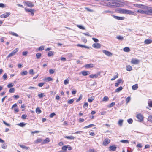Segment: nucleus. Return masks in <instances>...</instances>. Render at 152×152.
Segmentation results:
<instances>
[{
    "instance_id": "2f4dec72",
    "label": "nucleus",
    "mask_w": 152,
    "mask_h": 152,
    "mask_svg": "<svg viewBox=\"0 0 152 152\" xmlns=\"http://www.w3.org/2000/svg\"><path fill=\"white\" fill-rule=\"evenodd\" d=\"M27 74L28 72L26 71H23V72H21L20 73V74L22 76L26 75Z\"/></svg>"
},
{
    "instance_id": "864d4df0",
    "label": "nucleus",
    "mask_w": 152,
    "mask_h": 152,
    "mask_svg": "<svg viewBox=\"0 0 152 152\" xmlns=\"http://www.w3.org/2000/svg\"><path fill=\"white\" fill-rule=\"evenodd\" d=\"M127 122L129 124H132L133 122V120L131 118H130L127 120Z\"/></svg>"
},
{
    "instance_id": "e2e57ef3",
    "label": "nucleus",
    "mask_w": 152,
    "mask_h": 152,
    "mask_svg": "<svg viewBox=\"0 0 152 152\" xmlns=\"http://www.w3.org/2000/svg\"><path fill=\"white\" fill-rule=\"evenodd\" d=\"M3 79L5 80L7 79V75L6 73H5L3 76Z\"/></svg>"
},
{
    "instance_id": "ea45409f",
    "label": "nucleus",
    "mask_w": 152,
    "mask_h": 152,
    "mask_svg": "<svg viewBox=\"0 0 152 152\" xmlns=\"http://www.w3.org/2000/svg\"><path fill=\"white\" fill-rule=\"evenodd\" d=\"M14 84L13 83H11L10 84H8L7 85V87L8 88H11V87H13L14 86Z\"/></svg>"
},
{
    "instance_id": "1a4fd4ad",
    "label": "nucleus",
    "mask_w": 152,
    "mask_h": 152,
    "mask_svg": "<svg viewBox=\"0 0 152 152\" xmlns=\"http://www.w3.org/2000/svg\"><path fill=\"white\" fill-rule=\"evenodd\" d=\"M134 6H135L136 7H138V8H140L144 9L145 6L140 4H134Z\"/></svg>"
},
{
    "instance_id": "f257e3e1",
    "label": "nucleus",
    "mask_w": 152,
    "mask_h": 152,
    "mask_svg": "<svg viewBox=\"0 0 152 152\" xmlns=\"http://www.w3.org/2000/svg\"><path fill=\"white\" fill-rule=\"evenodd\" d=\"M104 2L107 4L106 6L109 7H118L119 5L117 0H104Z\"/></svg>"
},
{
    "instance_id": "423d86ee",
    "label": "nucleus",
    "mask_w": 152,
    "mask_h": 152,
    "mask_svg": "<svg viewBox=\"0 0 152 152\" xmlns=\"http://www.w3.org/2000/svg\"><path fill=\"white\" fill-rule=\"evenodd\" d=\"M102 52L104 53L105 54L108 56H111L113 55V54L111 53L107 50H102Z\"/></svg>"
},
{
    "instance_id": "13d9d810",
    "label": "nucleus",
    "mask_w": 152,
    "mask_h": 152,
    "mask_svg": "<svg viewBox=\"0 0 152 152\" xmlns=\"http://www.w3.org/2000/svg\"><path fill=\"white\" fill-rule=\"evenodd\" d=\"M27 117V115H26L24 114L22 115L21 116V118L23 119H26Z\"/></svg>"
},
{
    "instance_id": "a19ab883",
    "label": "nucleus",
    "mask_w": 152,
    "mask_h": 152,
    "mask_svg": "<svg viewBox=\"0 0 152 152\" xmlns=\"http://www.w3.org/2000/svg\"><path fill=\"white\" fill-rule=\"evenodd\" d=\"M7 146V145L6 144H3L1 146V148L3 149H6Z\"/></svg>"
},
{
    "instance_id": "c9c22d12",
    "label": "nucleus",
    "mask_w": 152,
    "mask_h": 152,
    "mask_svg": "<svg viewBox=\"0 0 152 152\" xmlns=\"http://www.w3.org/2000/svg\"><path fill=\"white\" fill-rule=\"evenodd\" d=\"M9 33L10 34L12 35L13 36H15L17 37H18L19 36L18 35V34H17L16 33H15V32L11 31L9 32Z\"/></svg>"
},
{
    "instance_id": "0e129e2a",
    "label": "nucleus",
    "mask_w": 152,
    "mask_h": 152,
    "mask_svg": "<svg viewBox=\"0 0 152 152\" xmlns=\"http://www.w3.org/2000/svg\"><path fill=\"white\" fill-rule=\"evenodd\" d=\"M28 53V52L27 51H24L22 53V55L23 56H26L27 55Z\"/></svg>"
},
{
    "instance_id": "5fc2aeb1",
    "label": "nucleus",
    "mask_w": 152,
    "mask_h": 152,
    "mask_svg": "<svg viewBox=\"0 0 152 152\" xmlns=\"http://www.w3.org/2000/svg\"><path fill=\"white\" fill-rule=\"evenodd\" d=\"M113 12L109 10H105L104 11L103 13H113Z\"/></svg>"
},
{
    "instance_id": "ddd939ff",
    "label": "nucleus",
    "mask_w": 152,
    "mask_h": 152,
    "mask_svg": "<svg viewBox=\"0 0 152 152\" xmlns=\"http://www.w3.org/2000/svg\"><path fill=\"white\" fill-rule=\"evenodd\" d=\"M26 4L27 5V6L30 7H32L34 6V4H32V2L28 1L27 2H25Z\"/></svg>"
},
{
    "instance_id": "4be33fe9",
    "label": "nucleus",
    "mask_w": 152,
    "mask_h": 152,
    "mask_svg": "<svg viewBox=\"0 0 152 152\" xmlns=\"http://www.w3.org/2000/svg\"><path fill=\"white\" fill-rule=\"evenodd\" d=\"M138 88L137 84H135L133 85L132 87V88L133 90H137Z\"/></svg>"
},
{
    "instance_id": "7ed1b4c3",
    "label": "nucleus",
    "mask_w": 152,
    "mask_h": 152,
    "mask_svg": "<svg viewBox=\"0 0 152 152\" xmlns=\"http://www.w3.org/2000/svg\"><path fill=\"white\" fill-rule=\"evenodd\" d=\"M144 9L146 10V12L147 13L146 15H149L150 13H152V7L145 6Z\"/></svg>"
},
{
    "instance_id": "9b49d317",
    "label": "nucleus",
    "mask_w": 152,
    "mask_h": 152,
    "mask_svg": "<svg viewBox=\"0 0 152 152\" xmlns=\"http://www.w3.org/2000/svg\"><path fill=\"white\" fill-rule=\"evenodd\" d=\"M112 16L115 19L118 20H124L125 18L124 17H119L114 15H113Z\"/></svg>"
},
{
    "instance_id": "393cba45",
    "label": "nucleus",
    "mask_w": 152,
    "mask_h": 152,
    "mask_svg": "<svg viewBox=\"0 0 152 152\" xmlns=\"http://www.w3.org/2000/svg\"><path fill=\"white\" fill-rule=\"evenodd\" d=\"M77 46H78V47H80L81 48H88V49L89 48V47L88 46H85V45H80V44H77Z\"/></svg>"
},
{
    "instance_id": "de8ad7c7",
    "label": "nucleus",
    "mask_w": 152,
    "mask_h": 152,
    "mask_svg": "<svg viewBox=\"0 0 152 152\" xmlns=\"http://www.w3.org/2000/svg\"><path fill=\"white\" fill-rule=\"evenodd\" d=\"M19 146L21 148H23V149H28V147L25 146H24V145H19Z\"/></svg>"
},
{
    "instance_id": "9d476101",
    "label": "nucleus",
    "mask_w": 152,
    "mask_h": 152,
    "mask_svg": "<svg viewBox=\"0 0 152 152\" xmlns=\"http://www.w3.org/2000/svg\"><path fill=\"white\" fill-rule=\"evenodd\" d=\"M110 141L109 139L106 138L104 140L103 142V145L104 146H106L110 143Z\"/></svg>"
},
{
    "instance_id": "f03ea898",
    "label": "nucleus",
    "mask_w": 152,
    "mask_h": 152,
    "mask_svg": "<svg viewBox=\"0 0 152 152\" xmlns=\"http://www.w3.org/2000/svg\"><path fill=\"white\" fill-rule=\"evenodd\" d=\"M117 10L118 12L120 13L132 15H134V12L131 10H128L125 9L121 8L118 9Z\"/></svg>"
},
{
    "instance_id": "6e6d98bb",
    "label": "nucleus",
    "mask_w": 152,
    "mask_h": 152,
    "mask_svg": "<svg viewBox=\"0 0 152 152\" xmlns=\"http://www.w3.org/2000/svg\"><path fill=\"white\" fill-rule=\"evenodd\" d=\"M44 46H41L38 48V50L39 51H42V50H44Z\"/></svg>"
},
{
    "instance_id": "338daca9",
    "label": "nucleus",
    "mask_w": 152,
    "mask_h": 152,
    "mask_svg": "<svg viewBox=\"0 0 152 152\" xmlns=\"http://www.w3.org/2000/svg\"><path fill=\"white\" fill-rule=\"evenodd\" d=\"M85 9L86 10L88 11L89 12H93V10L90 9L88 7H85Z\"/></svg>"
},
{
    "instance_id": "bf43d9fd",
    "label": "nucleus",
    "mask_w": 152,
    "mask_h": 152,
    "mask_svg": "<svg viewBox=\"0 0 152 152\" xmlns=\"http://www.w3.org/2000/svg\"><path fill=\"white\" fill-rule=\"evenodd\" d=\"M18 50L19 49L18 48H16L13 50L12 52L14 54H15L16 53H17L18 51Z\"/></svg>"
},
{
    "instance_id": "09e8293b",
    "label": "nucleus",
    "mask_w": 152,
    "mask_h": 152,
    "mask_svg": "<svg viewBox=\"0 0 152 152\" xmlns=\"http://www.w3.org/2000/svg\"><path fill=\"white\" fill-rule=\"evenodd\" d=\"M148 106L150 107H152V101L149 100L148 102Z\"/></svg>"
},
{
    "instance_id": "473e14b6",
    "label": "nucleus",
    "mask_w": 152,
    "mask_h": 152,
    "mask_svg": "<svg viewBox=\"0 0 152 152\" xmlns=\"http://www.w3.org/2000/svg\"><path fill=\"white\" fill-rule=\"evenodd\" d=\"M94 96L91 97V98H88V101L89 102H91L92 101L94 100Z\"/></svg>"
},
{
    "instance_id": "3c124183",
    "label": "nucleus",
    "mask_w": 152,
    "mask_h": 152,
    "mask_svg": "<svg viewBox=\"0 0 152 152\" xmlns=\"http://www.w3.org/2000/svg\"><path fill=\"white\" fill-rule=\"evenodd\" d=\"M74 100L73 99H71L68 100L67 102L68 104H70L73 103L74 101Z\"/></svg>"
},
{
    "instance_id": "f3484780",
    "label": "nucleus",
    "mask_w": 152,
    "mask_h": 152,
    "mask_svg": "<svg viewBox=\"0 0 152 152\" xmlns=\"http://www.w3.org/2000/svg\"><path fill=\"white\" fill-rule=\"evenodd\" d=\"M81 73L83 75L86 76L87 75L89 74L90 72L89 71H83L81 72Z\"/></svg>"
},
{
    "instance_id": "37998d69",
    "label": "nucleus",
    "mask_w": 152,
    "mask_h": 152,
    "mask_svg": "<svg viewBox=\"0 0 152 152\" xmlns=\"http://www.w3.org/2000/svg\"><path fill=\"white\" fill-rule=\"evenodd\" d=\"M94 126L95 125L94 124H90V125H88V126H86L84 127V129H87V128H89V127H92Z\"/></svg>"
},
{
    "instance_id": "69168bd1",
    "label": "nucleus",
    "mask_w": 152,
    "mask_h": 152,
    "mask_svg": "<svg viewBox=\"0 0 152 152\" xmlns=\"http://www.w3.org/2000/svg\"><path fill=\"white\" fill-rule=\"evenodd\" d=\"M55 115V113H53L50 115L49 116L50 118H53Z\"/></svg>"
},
{
    "instance_id": "603ef678",
    "label": "nucleus",
    "mask_w": 152,
    "mask_h": 152,
    "mask_svg": "<svg viewBox=\"0 0 152 152\" xmlns=\"http://www.w3.org/2000/svg\"><path fill=\"white\" fill-rule=\"evenodd\" d=\"M131 99V98L130 97H128L126 99V103H128L130 101Z\"/></svg>"
},
{
    "instance_id": "c03bdc74",
    "label": "nucleus",
    "mask_w": 152,
    "mask_h": 152,
    "mask_svg": "<svg viewBox=\"0 0 152 152\" xmlns=\"http://www.w3.org/2000/svg\"><path fill=\"white\" fill-rule=\"evenodd\" d=\"M109 99V98L107 96H105L103 99V101H107Z\"/></svg>"
},
{
    "instance_id": "c85d7f7f",
    "label": "nucleus",
    "mask_w": 152,
    "mask_h": 152,
    "mask_svg": "<svg viewBox=\"0 0 152 152\" xmlns=\"http://www.w3.org/2000/svg\"><path fill=\"white\" fill-rule=\"evenodd\" d=\"M45 96V95L44 93H41L38 95V96L39 98H41Z\"/></svg>"
},
{
    "instance_id": "412c9836",
    "label": "nucleus",
    "mask_w": 152,
    "mask_h": 152,
    "mask_svg": "<svg viewBox=\"0 0 152 152\" xmlns=\"http://www.w3.org/2000/svg\"><path fill=\"white\" fill-rule=\"evenodd\" d=\"M64 137L68 139L73 140L74 139L75 137L73 136H65Z\"/></svg>"
},
{
    "instance_id": "680f3d73",
    "label": "nucleus",
    "mask_w": 152,
    "mask_h": 152,
    "mask_svg": "<svg viewBox=\"0 0 152 152\" xmlns=\"http://www.w3.org/2000/svg\"><path fill=\"white\" fill-rule=\"evenodd\" d=\"M148 119V121L152 122V116H149Z\"/></svg>"
},
{
    "instance_id": "dca6fc26",
    "label": "nucleus",
    "mask_w": 152,
    "mask_h": 152,
    "mask_svg": "<svg viewBox=\"0 0 152 152\" xmlns=\"http://www.w3.org/2000/svg\"><path fill=\"white\" fill-rule=\"evenodd\" d=\"M152 42V40L150 39H146L144 42L145 44H148Z\"/></svg>"
},
{
    "instance_id": "8fccbe9b",
    "label": "nucleus",
    "mask_w": 152,
    "mask_h": 152,
    "mask_svg": "<svg viewBox=\"0 0 152 152\" xmlns=\"http://www.w3.org/2000/svg\"><path fill=\"white\" fill-rule=\"evenodd\" d=\"M83 96L82 95L80 94V97L76 100V102H79L80 100H81L82 99Z\"/></svg>"
},
{
    "instance_id": "bb28decb",
    "label": "nucleus",
    "mask_w": 152,
    "mask_h": 152,
    "mask_svg": "<svg viewBox=\"0 0 152 152\" xmlns=\"http://www.w3.org/2000/svg\"><path fill=\"white\" fill-rule=\"evenodd\" d=\"M132 69V67L130 65H128L126 66V70L127 71H130Z\"/></svg>"
},
{
    "instance_id": "6ab92c4d",
    "label": "nucleus",
    "mask_w": 152,
    "mask_h": 152,
    "mask_svg": "<svg viewBox=\"0 0 152 152\" xmlns=\"http://www.w3.org/2000/svg\"><path fill=\"white\" fill-rule=\"evenodd\" d=\"M93 64H89L85 65L84 67L86 68H92L93 67Z\"/></svg>"
},
{
    "instance_id": "7c9ffc66",
    "label": "nucleus",
    "mask_w": 152,
    "mask_h": 152,
    "mask_svg": "<svg viewBox=\"0 0 152 152\" xmlns=\"http://www.w3.org/2000/svg\"><path fill=\"white\" fill-rule=\"evenodd\" d=\"M123 50L126 52H129L130 51V49L128 47H125L123 49Z\"/></svg>"
},
{
    "instance_id": "a211bd4d",
    "label": "nucleus",
    "mask_w": 152,
    "mask_h": 152,
    "mask_svg": "<svg viewBox=\"0 0 152 152\" xmlns=\"http://www.w3.org/2000/svg\"><path fill=\"white\" fill-rule=\"evenodd\" d=\"M50 141V140L49 138H47L43 140L42 142V144H45L46 143Z\"/></svg>"
},
{
    "instance_id": "5701e85b",
    "label": "nucleus",
    "mask_w": 152,
    "mask_h": 152,
    "mask_svg": "<svg viewBox=\"0 0 152 152\" xmlns=\"http://www.w3.org/2000/svg\"><path fill=\"white\" fill-rule=\"evenodd\" d=\"M123 120L122 119H120L118 122V124L120 126H122L123 124Z\"/></svg>"
},
{
    "instance_id": "774afa93",
    "label": "nucleus",
    "mask_w": 152,
    "mask_h": 152,
    "mask_svg": "<svg viewBox=\"0 0 152 152\" xmlns=\"http://www.w3.org/2000/svg\"><path fill=\"white\" fill-rule=\"evenodd\" d=\"M32 9H28L25 8V10L27 12H30L31 11V10H32Z\"/></svg>"
},
{
    "instance_id": "6e6552de",
    "label": "nucleus",
    "mask_w": 152,
    "mask_h": 152,
    "mask_svg": "<svg viewBox=\"0 0 152 152\" xmlns=\"http://www.w3.org/2000/svg\"><path fill=\"white\" fill-rule=\"evenodd\" d=\"M11 13L10 12H6L1 15L0 17L1 18H5L8 17Z\"/></svg>"
},
{
    "instance_id": "58836bf2",
    "label": "nucleus",
    "mask_w": 152,
    "mask_h": 152,
    "mask_svg": "<svg viewBox=\"0 0 152 152\" xmlns=\"http://www.w3.org/2000/svg\"><path fill=\"white\" fill-rule=\"evenodd\" d=\"M15 90L14 88H11L9 91V92L10 93H13L15 92Z\"/></svg>"
},
{
    "instance_id": "052dcab7",
    "label": "nucleus",
    "mask_w": 152,
    "mask_h": 152,
    "mask_svg": "<svg viewBox=\"0 0 152 152\" xmlns=\"http://www.w3.org/2000/svg\"><path fill=\"white\" fill-rule=\"evenodd\" d=\"M29 74L31 75H34V74L33 69H31L29 71Z\"/></svg>"
},
{
    "instance_id": "79ce46f5",
    "label": "nucleus",
    "mask_w": 152,
    "mask_h": 152,
    "mask_svg": "<svg viewBox=\"0 0 152 152\" xmlns=\"http://www.w3.org/2000/svg\"><path fill=\"white\" fill-rule=\"evenodd\" d=\"M15 54H14L13 52H12L11 53H10L7 57V58H9L15 55Z\"/></svg>"
},
{
    "instance_id": "f8f14e48",
    "label": "nucleus",
    "mask_w": 152,
    "mask_h": 152,
    "mask_svg": "<svg viewBox=\"0 0 152 152\" xmlns=\"http://www.w3.org/2000/svg\"><path fill=\"white\" fill-rule=\"evenodd\" d=\"M139 62V60L133 58L131 61V63L134 64H137Z\"/></svg>"
},
{
    "instance_id": "e433bc0d",
    "label": "nucleus",
    "mask_w": 152,
    "mask_h": 152,
    "mask_svg": "<svg viewBox=\"0 0 152 152\" xmlns=\"http://www.w3.org/2000/svg\"><path fill=\"white\" fill-rule=\"evenodd\" d=\"M69 80L68 79L65 80L64 81V83L65 85H67L69 84Z\"/></svg>"
},
{
    "instance_id": "f704fd0d",
    "label": "nucleus",
    "mask_w": 152,
    "mask_h": 152,
    "mask_svg": "<svg viewBox=\"0 0 152 152\" xmlns=\"http://www.w3.org/2000/svg\"><path fill=\"white\" fill-rule=\"evenodd\" d=\"M36 111L37 114H40L41 112V111L39 107H37L36 109Z\"/></svg>"
},
{
    "instance_id": "b1692460",
    "label": "nucleus",
    "mask_w": 152,
    "mask_h": 152,
    "mask_svg": "<svg viewBox=\"0 0 152 152\" xmlns=\"http://www.w3.org/2000/svg\"><path fill=\"white\" fill-rule=\"evenodd\" d=\"M53 80V79L50 77H47V78H45L44 79V80L46 82H48V81H52Z\"/></svg>"
},
{
    "instance_id": "aec40b11",
    "label": "nucleus",
    "mask_w": 152,
    "mask_h": 152,
    "mask_svg": "<svg viewBox=\"0 0 152 152\" xmlns=\"http://www.w3.org/2000/svg\"><path fill=\"white\" fill-rule=\"evenodd\" d=\"M42 139L41 138H39L37 139L35 141H34V143L36 144H38L41 142Z\"/></svg>"
},
{
    "instance_id": "c756f323",
    "label": "nucleus",
    "mask_w": 152,
    "mask_h": 152,
    "mask_svg": "<svg viewBox=\"0 0 152 152\" xmlns=\"http://www.w3.org/2000/svg\"><path fill=\"white\" fill-rule=\"evenodd\" d=\"M53 52L52 51H50L48 52V56H53Z\"/></svg>"
},
{
    "instance_id": "a18cd8bd",
    "label": "nucleus",
    "mask_w": 152,
    "mask_h": 152,
    "mask_svg": "<svg viewBox=\"0 0 152 152\" xmlns=\"http://www.w3.org/2000/svg\"><path fill=\"white\" fill-rule=\"evenodd\" d=\"M67 148V145L63 146L61 148L62 150L64 151L66 150Z\"/></svg>"
},
{
    "instance_id": "4468645a",
    "label": "nucleus",
    "mask_w": 152,
    "mask_h": 152,
    "mask_svg": "<svg viewBox=\"0 0 152 152\" xmlns=\"http://www.w3.org/2000/svg\"><path fill=\"white\" fill-rule=\"evenodd\" d=\"M137 12L146 15V14H147V12H146L145 10H139L137 11Z\"/></svg>"
},
{
    "instance_id": "49530a36",
    "label": "nucleus",
    "mask_w": 152,
    "mask_h": 152,
    "mask_svg": "<svg viewBox=\"0 0 152 152\" xmlns=\"http://www.w3.org/2000/svg\"><path fill=\"white\" fill-rule=\"evenodd\" d=\"M116 38L119 40H122L124 39L123 37L121 36H117Z\"/></svg>"
},
{
    "instance_id": "cd10ccee",
    "label": "nucleus",
    "mask_w": 152,
    "mask_h": 152,
    "mask_svg": "<svg viewBox=\"0 0 152 152\" xmlns=\"http://www.w3.org/2000/svg\"><path fill=\"white\" fill-rule=\"evenodd\" d=\"M36 56L37 59L39 58L41 56L42 54L40 53H38L36 54Z\"/></svg>"
},
{
    "instance_id": "20e7f679",
    "label": "nucleus",
    "mask_w": 152,
    "mask_h": 152,
    "mask_svg": "<svg viewBox=\"0 0 152 152\" xmlns=\"http://www.w3.org/2000/svg\"><path fill=\"white\" fill-rule=\"evenodd\" d=\"M101 72H98L96 74H91L89 75V77L91 78H96L98 76H100Z\"/></svg>"
},
{
    "instance_id": "4d7b16f0",
    "label": "nucleus",
    "mask_w": 152,
    "mask_h": 152,
    "mask_svg": "<svg viewBox=\"0 0 152 152\" xmlns=\"http://www.w3.org/2000/svg\"><path fill=\"white\" fill-rule=\"evenodd\" d=\"M77 27L82 29L84 30L85 29V28L81 25H77Z\"/></svg>"
},
{
    "instance_id": "72a5a7b5",
    "label": "nucleus",
    "mask_w": 152,
    "mask_h": 152,
    "mask_svg": "<svg viewBox=\"0 0 152 152\" xmlns=\"http://www.w3.org/2000/svg\"><path fill=\"white\" fill-rule=\"evenodd\" d=\"M120 142L124 143H128L129 141L127 140H120Z\"/></svg>"
},
{
    "instance_id": "a878e982",
    "label": "nucleus",
    "mask_w": 152,
    "mask_h": 152,
    "mask_svg": "<svg viewBox=\"0 0 152 152\" xmlns=\"http://www.w3.org/2000/svg\"><path fill=\"white\" fill-rule=\"evenodd\" d=\"M123 89V88L121 86L119 87L118 88L115 89V92H118L120 91Z\"/></svg>"
},
{
    "instance_id": "39448f33",
    "label": "nucleus",
    "mask_w": 152,
    "mask_h": 152,
    "mask_svg": "<svg viewBox=\"0 0 152 152\" xmlns=\"http://www.w3.org/2000/svg\"><path fill=\"white\" fill-rule=\"evenodd\" d=\"M136 117L138 119V121L139 122H142L143 120L144 117L141 114H137Z\"/></svg>"
},
{
    "instance_id": "4c0bfd02",
    "label": "nucleus",
    "mask_w": 152,
    "mask_h": 152,
    "mask_svg": "<svg viewBox=\"0 0 152 152\" xmlns=\"http://www.w3.org/2000/svg\"><path fill=\"white\" fill-rule=\"evenodd\" d=\"M26 124H24L23 122L20 123L18 124V125L21 127H24Z\"/></svg>"
},
{
    "instance_id": "2eb2a0df",
    "label": "nucleus",
    "mask_w": 152,
    "mask_h": 152,
    "mask_svg": "<svg viewBox=\"0 0 152 152\" xmlns=\"http://www.w3.org/2000/svg\"><path fill=\"white\" fill-rule=\"evenodd\" d=\"M116 147L115 145L110 146L109 147V150L111 151H115Z\"/></svg>"
},
{
    "instance_id": "0eeeda50",
    "label": "nucleus",
    "mask_w": 152,
    "mask_h": 152,
    "mask_svg": "<svg viewBox=\"0 0 152 152\" xmlns=\"http://www.w3.org/2000/svg\"><path fill=\"white\" fill-rule=\"evenodd\" d=\"M101 45L99 43H95L93 44L92 47L95 48L99 49L101 48Z\"/></svg>"
}]
</instances>
